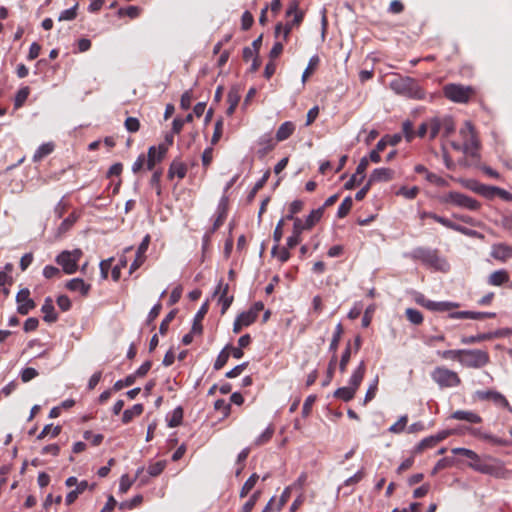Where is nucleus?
Instances as JSON below:
<instances>
[{
    "mask_svg": "<svg viewBox=\"0 0 512 512\" xmlns=\"http://www.w3.org/2000/svg\"><path fill=\"white\" fill-rule=\"evenodd\" d=\"M460 137L462 142H451V146L456 151H462L466 155H469L473 158L479 157L478 149H479V140L476 136V132L474 127L470 121H466L464 126L459 130Z\"/></svg>",
    "mask_w": 512,
    "mask_h": 512,
    "instance_id": "obj_1",
    "label": "nucleus"
},
{
    "mask_svg": "<svg viewBox=\"0 0 512 512\" xmlns=\"http://www.w3.org/2000/svg\"><path fill=\"white\" fill-rule=\"evenodd\" d=\"M390 88L397 94L409 99L423 100L426 96L423 88L411 77H397L390 82Z\"/></svg>",
    "mask_w": 512,
    "mask_h": 512,
    "instance_id": "obj_2",
    "label": "nucleus"
},
{
    "mask_svg": "<svg viewBox=\"0 0 512 512\" xmlns=\"http://www.w3.org/2000/svg\"><path fill=\"white\" fill-rule=\"evenodd\" d=\"M431 379L441 389L455 388L461 384V378L457 372L445 367L437 366L431 371Z\"/></svg>",
    "mask_w": 512,
    "mask_h": 512,
    "instance_id": "obj_3",
    "label": "nucleus"
},
{
    "mask_svg": "<svg viewBox=\"0 0 512 512\" xmlns=\"http://www.w3.org/2000/svg\"><path fill=\"white\" fill-rule=\"evenodd\" d=\"M443 204H452L456 207L464 208L470 211H477L480 209L481 204L476 199L467 196L463 193L450 191L439 198Z\"/></svg>",
    "mask_w": 512,
    "mask_h": 512,
    "instance_id": "obj_4",
    "label": "nucleus"
},
{
    "mask_svg": "<svg viewBox=\"0 0 512 512\" xmlns=\"http://www.w3.org/2000/svg\"><path fill=\"white\" fill-rule=\"evenodd\" d=\"M475 89L472 86L450 83L444 86V96L455 103H467L475 95Z\"/></svg>",
    "mask_w": 512,
    "mask_h": 512,
    "instance_id": "obj_5",
    "label": "nucleus"
},
{
    "mask_svg": "<svg viewBox=\"0 0 512 512\" xmlns=\"http://www.w3.org/2000/svg\"><path fill=\"white\" fill-rule=\"evenodd\" d=\"M490 361L487 351L480 349H462L460 364L463 367L479 369L486 366Z\"/></svg>",
    "mask_w": 512,
    "mask_h": 512,
    "instance_id": "obj_6",
    "label": "nucleus"
},
{
    "mask_svg": "<svg viewBox=\"0 0 512 512\" xmlns=\"http://www.w3.org/2000/svg\"><path fill=\"white\" fill-rule=\"evenodd\" d=\"M455 131V123L450 116H435L430 118V139L438 135L449 137Z\"/></svg>",
    "mask_w": 512,
    "mask_h": 512,
    "instance_id": "obj_7",
    "label": "nucleus"
},
{
    "mask_svg": "<svg viewBox=\"0 0 512 512\" xmlns=\"http://www.w3.org/2000/svg\"><path fill=\"white\" fill-rule=\"evenodd\" d=\"M83 255L80 249L64 250L55 258L56 263L62 267L64 273L71 275L78 270V262Z\"/></svg>",
    "mask_w": 512,
    "mask_h": 512,
    "instance_id": "obj_8",
    "label": "nucleus"
},
{
    "mask_svg": "<svg viewBox=\"0 0 512 512\" xmlns=\"http://www.w3.org/2000/svg\"><path fill=\"white\" fill-rule=\"evenodd\" d=\"M469 467L477 472L488 474L496 478H504L506 476V469L497 460H493V463L483 462L478 456V459H472V462L469 463Z\"/></svg>",
    "mask_w": 512,
    "mask_h": 512,
    "instance_id": "obj_9",
    "label": "nucleus"
},
{
    "mask_svg": "<svg viewBox=\"0 0 512 512\" xmlns=\"http://www.w3.org/2000/svg\"><path fill=\"white\" fill-rule=\"evenodd\" d=\"M417 303L421 306L425 307L426 309L433 311V312H450L454 308H458L459 304L455 302H449V301H432L426 299L424 296H420L416 299Z\"/></svg>",
    "mask_w": 512,
    "mask_h": 512,
    "instance_id": "obj_10",
    "label": "nucleus"
},
{
    "mask_svg": "<svg viewBox=\"0 0 512 512\" xmlns=\"http://www.w3.org/2000/svg\"><path fill=\"white\" fill-rule=\"evenodd\" d=\"M16 302L18 303L17 312L21 315H27L36 306L35 302L30 298L28 288H23L17 293Z\"/></svg>",
    "mask_w": 512,
    "mask_h": 512,
    "instance_id": "obj_11",
    "label": "nucleus"
},
{
    "mask_svg": "<svg viewBox=\"0 0 512 512\" xmlns=\"http://www.w3.org/2000/svg\"><path fill=\"white\" fill-rule=\"evenodd\" d=\"M293 15V19L283 25V39L287 40L294 25H298L302 21V13L298 11V4L291 2L286 10V17Z\"/></svg>",
    "mask_w": 512,
    "mask_h": 512,
    "instance_id": "obj_12",
    "label": "nucleus"
},
{
    "mask_svg": "<svg viewBox=\"0 0 512 512\" xmlns=\"http://www.w3.org/2000/svg\"><path fill=\"white\" fill-rule=\"evenodd\" d=\"M168 151V148L165 144H160L157 148L155 146H151L148 149V155H147V169L153 170L156 163L161 162L166 153Z\"/></svg>",
    "mask_w": 512,
    "mask_h": 512,
    "instance_id": "obj_13",
    "label": "nucleus"
},
{
    "mask_svg": "<svg viewBox=\"0 0 512 512\" xmlns=\"http://www.w3.org/2000/svg\"><path fill=\"white\" fill-rule=\"evenodd\" d=\"M495 317H496V313H494V312L457 311V312L449 313V318H451V319L483 320L486 318H495Z\"/></svg>",
    "mask_w": 512,
    "mask_h": 512,
    "instance_id": "obj_14",
    "label": "nucleus"
},
{
    "mask_svg": "<svg viewBox=\"0 0 512 512\" xmlns=\"http://www.w3.org/2000/svg\"><path fill=\"white\" fill-rule=\"evenodd\" d=\"M475 395L480 400H492L494 403L501 405L505 408H508L510 411L512 410L507 399L501 393H499L497 391H492V390L477 391L475 393Z\"/></svg>",
    "mask_w": 512,
    "mask_h": 512,
    "instance_id": "obj_15",
    "label": "nucleus"
},
{
    "mask_svg": "<svg viewBox=\"0 0 512 512\" xmlns=\"http://www.w3.org/2000/svg\"><path fill=\"white\" fill-rule=\"evenodd\" d=\"M491 256L499 261L505 262L512 258V246L499 243L492 246Z\"/></svg>",
    "mask_w": 512,
    "mask_h": 512,
    "instance_id": "obj_16",
    "label": "nucleus"
},
{
    "mask_svg": "<svg viewBox=\"0 0 512 512\" xmlns=\"http://www.w3.org/2000/svg\"><path fill=\"white\" fill-rule=\"evenodd\" d=\"M228 284H225L223 286V280L221 279L218 283V286L214 292V295L218 294V293H221L220 297H219V303L222 304V309H221V313L224 314L226 312V310L230 307V305L232 304L233 302V296H227V292H228Z\"/></svg>",
    "mask_w": 512,
    "mask_h": 512,
    "instance_id": "obj_17",
    "label": "nucleus"
},
{
    "mask_svg": "<svg viewBox=\"0 0 512 512\" xmlns=\"http://www.w3.org/2000/svg\"><path fill=\"white\" fill-rule=\"evenodd\" d=\"M66 288L73 292H79L82 296L88 295L91 285L81 278H73L66 283Z\"/></svg>",
    "mask_w": 512,
    "mask_h": 512,
    "instance_id": "obj_18",
    "label": "nucleus"
},
{
    "mask_svg": "<svg viewBox=\"0 0 512 512\" xmlns=\"http://www.w3.org/2000/svg\"><path fill=\"white\" fill-rule=\"evenodd\" d=\"M394 178V171L390 168H377L369 178V183L373 182H387Z\"/></svg>",
    "mask_w": 512,
    "mask_h": 512,
    "instance_id": "obj_19",
    "label": "nucleus"
},
{
    "mask_svg": "<svg viewBox=\"0 0 512 512\" xmlns=\"http://www.w3.org/2000/svg\"><path fill=\"white\" fill-rule=\"evenodd\" d=\"M42 313H44L43 320L47 323L56 322L58 315L55 312L53 301L51 297H46L41 307Z\"/></svg>",
    "mask_w": 512,
    "mask_h": 512,
    "instance_id": "obj_20",
    "label": "nucleus"
},
{
    "mask_svg": "<svg viewBox=\"0 0 512 512\" xmlns=\"http://www.w3.org/2000/svg\"><path fill=\"white\" fill-rule=\"evenodd\" d=\"M510 279L509 273L505 269L492 272L488 277V284L491 286H501Z\"/></svg>",
    "mask_w": 512,
    "mask_h": 512,
    "instance_id": "obj_21",
    "label": "nucleus"
},
{
    "mask_svg": "<svg viewBox=\"0 0 512 512\" xmlns=\"http://www.w3.org/2000/svg\"><path fill=\"white\" fill-rule=\"evenodd\" d=\"M187 173V166L179 161L178 159H175L170 164L169 170H168V178L172 179L174 176H177L179 179H183L186 176Z\"/></svg>",
    "mask_w": 512,
    "mask_h": 512,
    "instance_id": "obj_22",
    "label": "nucleus"
},
{
    "mask_svg": "<svg viewBox=\"0 0 512 512\" xmlns=\"http://www.w3.org/2000/svg\"><path fill=\"white\" fill-rule=\"evenodd\" d=\"M208 308H209L208 302H205L201 305V307L195 314L194 319H193V324H192V333H199V334L202 333L203 326L201 324V321L203 320L204 316L207 314Z\"/></svg>",
    "mask_w": 512,
    "mask_h": 512,
    "instance_id": "obj_23",
    "label": "nucleus"
},
{
    "mask_svg": "<svg viewBox=\"0 0 512 512\" xmlns=\"http://www.w3.org/2000/svg\"><path fill=\"white\" fill-rule=\"evenodd\" d=\"M451 418L456 419V420L466 421L469 423H475V424L480 423L482 421V418L478 414H476L472 411H464V410L455 411L451 415Z\"/></svg>",
    "mask_w": 512,
    "mask_h": 512,
    "instance_id": "obj_24",
    "label": "nucleus"
},
{
    "mask_svg": "<svg viewBox=\"0 0 512 512\" xmlns=\"http://www.w3.org/2000/svg\"><path fill=\"white\" fill-rule=\"evenodd\" d=\"M258 144L261 146L257 154L260 158L265 157L271 150L274 149L275 142L270 135L266 134L259 138Z\"/></svg>",
    "mask_w": 512,
    "mask_h": 512,
    "instance_id": "obj_25",
    "label": "nucleus"
},
{
    "mask_svg": "<svg viewBox=\"0 0 512 512\" xmlns=\"http://www.w3.org/2000/svg\"><path fill=\"white\" fill-rule=\"evenodd\" d=\"M294 130L295 125L292 122L286 121L282 123L276 132V140L278 142H281L288 139L292 135Z\"/></svg>",
    "mask_w": 512,
    "mask_h": 512,
    "instance_id": "obj_26",
    "label": "nucleus"
},
{
    "mask_svg": "<svg viewBox=\"0 0 512 512\" xmlns=\"http://www.w3.org/2000/svg\"><path fill=\"white\" fill-rule=\"evenodd\" d=\"M227 101H228V108L226 110L227 115H232L235 112L236 107L238 106V103L240 101V94L239 90L237 88H232L228 95H227Z\"/></svg>",
    "mask_w": 512,
    "mask_h": 512,
    "instance_id": "obj_27",
    "label": "nucleus"
},
{
    "mask_svg": "<svg viewBox=\"0 0 512 512\" xmlns=\"http://www.w3.org/2000/svg\"><path fill=\"white\" fill-rule=\"evenodd\" d=\"M218 216L216 217L213 227L211 229V233H214L224 222L226 218V198H222L218 208H217Z\"/></svg>",
    "mask_w": 512,
    "mask_h": 512,
    "instance_id": "obj_28",
    "label": "nucleus"
},
{
    "mask_svg": "<svg viewBox=\"0 0 512 512\" xmlns=\"http://www.w3.org/2000/svg\"><path fill=\"white\" fill-rule=\"evenodd\" d=\"M144 407L142 404H135L131 408L126 409L122 415V422L128 424L134 417L142 414Z\"/></svg>",
    "mask_w": 512,
    "mask_h": 512,
    "instance_id": "obj_29",
    "label": "nucleus"
},
{
    "mask_svg": "<svg viewBox=\"0 0 512 512\" xmlns=\"http://www.w3.org/2000/svg\"><path fill=\"white\" fill-rule=\"evenodd\" d=\"M364 373H365V365H364V362L362 361V362H360L357 369L353 372V374L350 378V381H349V386L353 387L355 391L357 390L360 383L362 382Z\"/></svg>",
    "mask_w": 512,
    "mask_h": 512,
    "instance_id": "obj_30",
    "label": "nucleus"
},
{
    "mask_svg": "<svg viewBox=\"0 0 512 512\" xmlns=\"http://www.w3.org/2000/svg\"><path fill=\"white\" fill-rule=\"evenodd\" d=\"M53 150H54V144L52 142H47V143L41 144L33 155V161L34 162L40 161L44 157L51 154L53 152Z\"/></svg>",
    "mask_w": 512,
    "mask_h": 512,
    "instance_id": "obj_31",
    "label": "nucleus"
},
{
    "mask_svg": "<svg viewBox=\"0 0 512 512\" xmlns=\"http://www.w3.org/2000/svg\"><path fill=\"white\" fill-rule=\"evenodd\" d=\"M283 225H284V218H281L276 227H275V230L273 232V240L275 242L274 246L272 247L271 249V253L272 255H275L276 254V251L278 250V245L282 239V236H283Z\"/></svg>",
    "mask_w": 512,
    "mask_h": 512,
    "instance_id": "obj_32",
    "label": "nucleus"
},
{
    "mask_svg": "<svg viewBox=\"0 0 512 512\" xmlns=\"http://www.w3.org/2000/svg\"><path fill=\"white\" fill-rule=\"evenodd\" d=\"M270 177V170H267L263 176L255 183L254 187L251 189L247 196V200L251 202L256 196L257 192L266 184Z\"/></svg>",
    "mask_w": 512,
    "mask_h": 512,
    "instance_id": "obj_33",
    "label": "nucleus"
},
{
    "mask_svg": "<svg viewBox=\"0 0 512 512\" xmlns=\"http://www.w3.org/2000/svg\"><path fill=\"white\" fill-rule=\"evenodd\" d=\"M402 136L407 142H412L416 137L413 122L406 120L402 123Z\"/></svg>",
    "mask_w": 512,
    "mask_h": 512,
    "instance_id": "obj_34",
    "label": "nucleus"
},
{
    "mask_svg": "<svg viewBox=\"0 0 512 512\" xmlns=\"http://www.w3.org/2000/svg\"><path fill=\"white\" fill-rule=\"evenodd\" d=\"M61 432L60 426H53V424H47L44 426L42 431L37 436L38 440L44 439L46 436L50 435L51 438L57 437Z\"/></svg>",
    "mask_w": 512,
    "mask_h": 512,
    "instance_id": "obj_35",
    "label": "nucleus"
},
{
    "mask_svg": "<svg viewBox=\"0 0 512 512\" xmlns=\"http://www.w3.org/2000/svg\"><path fill=\"white\" fill-rule=\"evenodd\" d=\"M30 94V88L28 86H24L18 90L14 98V107L15 109H19L23 106L25 101L27 100Z\"/></svg>",
    "mask_w": 512,
    "mask_h": 512,
    "instance_id": "obj_36",
    "label": "nucleus"
},
{
    "mask_svg": "<svg viewBox=\"0 0 512 512\" xmlns=\"http://www.w3.org/2000/svg\"><path fill=\"white\" fill-rule=\"evenodd\" d=\"M259 480V475L257 473H253L244 483L240 491V497L244 498L248 495V493L255 487L257 481Z\"/></svg>",
    "mask_w": 512,
    "mask_h": 512,
    "instance_id": "obj_37",
    "label": "nucleus"
},
{
    "mask_svg": "<svg viewBox=\"0 0 512 512\" xmlns=\"http://www.w3.org/2000/svg\"><path fill=\"white\" fill-rule=\"evenodd\" d=\"M437 355L444 360H457L460 363V359L462 357V349H452V350H438Z\"/></svg>",
    "mask_w": 512,
    "mask_h": 512,
    "instance_id": "obj_38",
    "label": "nucleus"
},
{
    "mask_svg": "<svg viewBox=\"0 0 512 512\" xmlns=\"http://www.w3.org/2000/svg\"><path fill=\"white\" fill-rule=\"evenodd\" d=\"M413 257L416 259H420L423 262L431 263L436 257V255L427 249L418 248L413 251Z\"/></svg>",
    "mask_w": 512,
    "mask_h": 512,
    "instance_id": "obj_39",
    "label": "nucleus"
},
{
    "mask_svg": "<svg viewBox=\"0 0 512 512\" xmlns=\"http://www.w3.org/2000/svg\"><path fill=\"white\" fill-rule=\"evenodd\" d=\"M492 335L490 333H482L474 336H464L461 338V343L465 345L479 343L485 340L491 339Z\"/></svg>",
    "mask_w": 512,
    "mask_h": 512,
    "instance_id": "obj_40",
    "label": "nucleus"
},
{
    "mask_svg": "<svg viewBox=\"0 0 512 512\" xmlns=\"http://www.w3.org/2000/svg\"><path fill=\"white\" fill-rule=\"evenodd\" d=\"M405 314L407 319L414 325H420L423 322V315L419 310L407 308Z\"/></svg>",
    "mask_w": 512,
    "mask_h": 512,
    "instance_id": "obj_41",
    "label": "nucleus"
},
{
    "mask_svg": "<svg viewBox=\"0 0 512 512\" xmlns=\"http://www.w3.org/2000/svg\"><path fill=\"white\" fill-rule=\"evenodd\" d=\"M304 225L309 230L311 229L318 221H320V207L313 209L310 214L303 219Z\"/></svg>",
    "mask_w": 512,
    "mask_h": 512,
    "instance_id": "obj_42",
    "label": "nucleus"
},
{
    "mask_svg": "<svg viewBox=\"0 0 512 512\" xmlns=\"http://www.w3.org/2000/svg\"><path fill=\"white\" fill-rule=\"evenodd\" d=\"M230 348V345H226L225 348L218 354L217 359L214 363L213 368L215 370H220L227 363L229 359V354L227 350Z\"/></svg>",
    "mask_w": 512,
    "mask_h": 512,
    "instance_id": "obj_43",
    "label": "nucleus"
},
{
    "mask_svg": "<svg viewBox=\"0 0 512 512\" xmlns=\"http://www.w3.org/2000/svg\"><path fill=\"white\" fill-rule=\"evenodd\" d=\"M368 165H369V159L367 157H363L360 160V162L356 168V172L354 173V178L359 177L358 183H361L363 181V179L365 178V171H366Z\"/></svg>",
    "mask_w": 512,
    "mask_h": 512,
    "instance_id": "obj_44",
    "label": "nucleus"
},
{
    "mask_svg": "<svg viewBox=\"0 0 512 512\" xmlns=\"http://www.w3.org/2000/svg\"><path fill=\"white\" fill-rule=\"evenodd\" d=\"M274 434V428L269 425L255 440V445L260 446L267 443Z\"/></svg>",
    "mask_w": 512,
    "mask_h": 512,
    "instance_id": "obj_45",
    "label": "nucleus"
},
{
    "mask_svg": "<svg viewBox=\"0 0 512 512\" xmlns=\"http://www.w3.org/2000/svg\"><path fill=\"white\" fill-rule=\"evenodd\" d=\"M355 392L353 387L348 386L337 389L335 395L344 401H349L354 397Z\"/></svg>",
    "mask_w": 512,
    "mask_h": 512,
    "instance_id": "obj_46",
    "label": "nucleus"
},
{
    "mask_svg": "<svg viewBox=\"0 0 512 512\" xmlns=\"http://www.w3.org/2000/svg\"><path fill=\"white\" fill-rule=\"evenodd\" d=\"M352 205H353V201H352V198L351 197H346L342 203L340 204V206L338 207V210H337V215L339 218H343L345 217L351 210L352 208Z\"/></svg>",
    "mask_w": 512,
    "mask_h": 512,
    "instance_id": "obj_47",
    "label": "nucleus"
},
{
    "mask_svg": "<svg viewBox=\"0 0 512 512\" xmlns=\"http://www.w3.org/2000/svg\"><path fill=\"white\" fill-rule=\"evenodd\" d=\"M79 4L76 3L73 7L62 11L58 17L59 21H72L77 16V9Z\"/></svg>",
    "mask_w": 512,
    "mask_h": 512,
    "instance_id": "obj_48",
    "label": "nucleus"
},
{
    "mask_svg": "<svg viewBox=\"0 0 512 512\" xmlns=\"http://www.w3.org/2000/svg\"><path fill=\"white\" fill-rule=\"evenodd\" d=\"M261 495V491H255L250 498L245 502V504L241 508V512H251L257 503L259 497Z\"/></svg>",
    "mask_w": 512,
    "mask_h": 512,
    "instance_id": "obj_49",
    "label": "nucleus"
},
{
    "mask_svg": "<svg viewBox=\"0 0 512 512\" xmlns=\"http://www.w3.org/2000/svg\"><path fill=\"white\" fill-rule=\"evenodd\" d=\"M418 194L419 188L417 186H413L410 188L403 186L397 192V195H402L403 197L409 200L416 198Z\"/></svg>",
    "mask_w": 512,
    "mask_h": 512,
    "instance_id": "obj_50",
    "label": "nucleus"
},
{
    "mask_svg": "<svg viewBox=\"0 0 512 512\" xmlns=\"http://www.w3.org/2000/svg\"><path fill=\"white\" fill-rule=\"evenodd\" d=\"M454 460L448 457L440 459L431 471V475L437 474L439 471L453 466Z\"/></svg>",
    "mask_w": 512,
    "mask_h": 512,
    "instance_id": "obj_51",
    "label": "nucleus"
},
{
    "mask_svg": "<svg viewBox=\"0 0 512 512\" xmlns=\"http://www.w3.org/2000/svg\"><path fill=\"white\" fill-rule=\"evenodd\" d=\"M176 314H177V310L173 309L162 320V322L160 323V326H159V332L161 335L166 334V332L168 331L169 324L175 318Z\"/></svg>",
    "mask_w": 512,
    "mask_h": 512,
    "instance_id": "obj_52",
    "label": "nucleus"
},
{
    "mask_svg": "<svg viewBox=\"0 0 512 512\" xmlns=\"http://www.w3.org/2000/svg\"><path fill=\"white\" fill-rule=\"evenodd\" d=\"M165 467H166V461L162 460V461H158L156 463L149 465L147 471H148L149 476L156 477L163 472Z\"/></svg>",
    "mask_w": 512,
    "mask_h": 512,
    "instance_id": "obj_53",
    "label": "nucleus"
},
{
    "mask_svg": "<svg viewBox=\"0 0 512 512\" xmlns=\"http://www.w3.org/2000/svg\"><path fill=\"white\" fill-rule=\"evenodd\" d=\"M127 266V259L125 257H121L118 263L112 268L111 276L114 281H118L121 277L122 268Z\"/></svg>",
    "mask_w": 512,
    "mask_h": 512,
    "instance_id": "obj_54",
    "label": "nucleus"
},
{
    "mask_svg": "<svg viewBox=\"0 0 512 512\" xmlns=\"http://www.w3.org/2000/svg\"><path fill=\"white\" fill-rule=\"evenodd\" d=\"M496 186L482 185L477 189V193L487 199H493L496 197Z\"/></svg>",
    "mask_w": 512,
    "mask_h": 512,
    "instance_id": "obj_55",
    "label": "nucleus"
},
{
    "mask_svg": "<svg viewBox=\"0 0 512 512\" xmlns=\"http://www.w3.org/2000/svg\"><path fill=\"white\" fill-rule=\"evenodd\" d=\"M135 381H136L135 377L132 374H130V375L126 376L124 379L116 381L113 386V389L115 391H119V390L123 389L124 387L132 386L135 383Z\"/></svg>",
    "mask_w": 512,
    "mask_h": 512,
    "instance_id": "obj_56",
    "label": "nucleus"
},
{
    "mask_svg": "<svg viewBox=\"0 0 512 512\" xmlns=\"http://www.w3.org/2000/svg\"><path fill=\"white\" fill-rule=\"evenodd\" d=\"M293 491H295L293 486H288L284 489V491L280 495V498L278 499V503H277V507H276L277 510H281L283 508V506L286 504V502L291 497Z\"/></svg>",
    "mask_w": 512,
    "mask_h": 512,
    "instance_id": "obj_57",
    "label": "nucleus"
},
{
    "mask_svg": "<svg viewBox=\"0 0 512 512\" xmlns=\"http://www.w3.org/2000/svg\"><path fill=\"white\" fill-rule=\"evenodd\" d=\"M76 220H77V216H76L74 213H72V214H71V215H69L67 218H65V219L61 222V224H60V226H59V228H58L59 233H65V232H67V231H68V230H69V229L74 225V223L76 222Z\"/></svg>",
    "mask_w": 512,
    "mask_h": 512,
    "instance_id": "obj_58",
    "label": "nucleus"
},
{
    "mask_svg": "<svg viewBox=\"0 0 512 512\" xmlns=\"http://www.w3.org/2000/svg\"><path fill=\"white\" fill-rule=\"evenodd\" d=\"M408 422V417L406 415L401 416L399 420L394 423L390 428L389 431L395 434L401 433L404 431L406 425Z\"/></svg>",
    "mask_w": 512,
    "mask_h": 512,
    "instance_id": "obj_59",
    "label": "nucleus"
},
{
    "mask_svg": "<svg viewBox=\"0 0 512 512\" xmlns=\"http://www.w3.org/2000/svg\"><path fill=\"white\" fill-rule=\"evenodd\" d=\"M436 444L437 443H435V440L432 438V436L426 437L423 440H421L415 447V452L420 453L425 449L434 447Z\"/></svg>",
    "mask_w": 512,
    "mask_h": 512,
    "instance_id": "obj_60",
    "label": "nucleus"
},
{
    "mask_svg": "<svg viewBox=\"0 0 512 512\" xmlns=\"http://www.w3.org/2000/svg\"><path fill=\"white\" fill-rule=\"evenodd\" d=\"M237 319L241 322L243 326L247 327L251 325L253 322H255L257 318L253 316L252 312L244 311L237 316Z\"/></svg>",
    "mask_w": 512,
    "mask_h": 512,
    "instance_id": "obj_61",
    "label": "nucleus"
},
{
    "mask_svg": "<svg viewBox=\"0 0 512 512\" xmlns=\"http://www.w3.org/2000/svg\"><path fill=\"white\" fill-rule=\"evenodd\" d=\"M317 400V395L313 394V395H309L304 404H303V407H302V415L303 417H307L310 412H311V409H312V406L314 405L315 401Z\"/></svg>",
    "mask_w": 512,
    "mask_h": 512,
    "instance_id": "obj_62",
    "label": "nucleus"
},
{
    "mask_svg": "<svg viewBox=\"0 0 512 512\" xmlns=\"http://www.w3.org/2000/svg\"><path fill=\"white\" fill-rule=\"evenodd\" d=\"M124 125H125L126 130L130 133H135L140 128V122L135 117L126 118Z\"/></svg>",
    "mask_w": 512,
    "mask_h": 512,
    "instance_id": "obj_63",
    "label": "nucleus"
},
{
    "mask_svg": "<svg viewBox=\"0 0 512 512\" xmlns=\"http://www.w3.org/2000/svg\"><path fill=\"white\" fill-rule=\"evenodd\" d=\"M38 376V372L35 368L27 367L21 371V380L26 383Z\"/></svg>",
    "mask_w": 512,
    "mask_h": 512,
    "instance_id": "obj_64",
    "label": "nucleus"
}]
</instances>
